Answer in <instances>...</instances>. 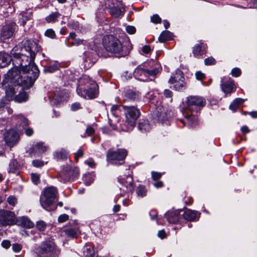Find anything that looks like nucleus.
Returning a JSON list of instances; mask_svg holds the SVG:
<instances>
[{
	"label": "nucleus",
	"mask_w": 257,
	"mask_h": 257,
	"mask_svg": "<svg viewBox=\"0 0 257 257\" xmlns=\"http://www.w3.org/2000/svg\"><path fill=\"white\" fill-rule=\"evenodd\" d=\"M153 65L149 68H143L142 67L137 68L134 74L138 79L142 81H146L149 77H155L162 70L161 65L157 63L153 62Z\"/></svg>",
	"instance_id": "nucleus-4"
},
{
	"label": "nucleus",
	"mask_w": 257,
	"mask_h": 257,
	"mask_svg": "<svg viewBox=\"0 0 257 257\" xmlns=\"http://www.w3.org/2000/svg\"><path fill=\"white\" fill-rule=\"evenodd\" d=\"M126 95L128 98L132 100H135L139 97V94L134 91H128Z\"/></svg>",
	"instance_id": "nucleus-40"
},
{
	"label": "nucleus",
	"mask_w": 257,
	"mask_h": 257,
	"mask_svg": "<svg viewBox=\"0 0 257 257\" xmlns=\"http://www.w3.org/2000/svg\"><path fill=\"white\" fill-rule=\"evenodd\" d=\"M45 34L46 36L50 38H54L55 37V32L52 29H48Z\"/></svg>",
	"instance_id": "nucleus-43"
},
{
	"label": "nucleus",
	"mask_w": 257,
	"mask_h": 257,
	"mask_svg": "<svg viewBox=\"0 0 257 257\" xmlns=\"http://www.w3.org/2000/svg\"><path fill=\"white\" fill-rule=\"evenodd\" d=\"M151 22L155 24L160 23L161 19L158 15H154L151 17Z\"/></svg>",
	"instance_id": "nucleus-44"
},
{
	"label": "nucleus",
	"mask_w": 257,
	"mask_h": 257,
	"mask_svg": "<svg viewBox=\"0 0 257 257\" xmlns=\"http://www.w3.org/2000/svg\"><path fill=\"white\" fill-rule=\"evenodd\" d=\"M142 51L144 53L148 54L151 51L150 47L148 45H145L142 48Z\"/></svg>",
	"instance_id": "nucleus-59"
},
{
	"label": "nucleus",
	"mask_w": 257,
	"mask_h": 257,
	"mask_svg": "<svg viewBox=\"0 0 257 257\" xmlns=\"http://www.w3.org/2000/svg\"><path fill=\"white\" fill-rule=\"evenodd\" d=\"M19 225L26 228H31L34 226V223L28 218L22 217L19 220Z\"/></svg>",
	"instance_id": "nucleus-23"
},
{
	"label": "nucleus",
	"mask_w": 257,
	"mask_h": 257,
	"mask_svg": "<svg viewBox=\"0 0 257 257\" xmlns=\"http://www.w3.org/2000/svg\"><path fill=\"white\" fill-rule=\"evenodd\" d=\"M241 74V70L238 68H234L231 71V74L234 77H238Z\"/></svg>",
	"instance_id": "nucleus-45"
},
{
	"label": "nucleus",
	"mask_w": 257,
	"mask_h": 257,
	"mask_svg": "<svg viewBox=\"0 0 257 257\" xmlns=\"http://www.w3.org/2000/svg\"><path fill=\"white\" fill-rule=\"evenodd\" d=\"M36 227L41 231H43L46 227V224L43 221H39L37 222Z\"/></svg>",
	"instance_id": "nucleus-39"
},
{
	"label": "nucleus",
	"mask_w": 257,
	"mask_h": 257,
	"mask_svg": "<svg viewBox=\"0 0 257 257\" xmlns=\"http://www.w3.org/2000/svg\"><path fill=\"white\" fill-rule=\"evenodd\" d=\"M84 163L92 168L95 166V163L92 159H88L84 162Z\"/></svg>",
	"instance_id": "nucleus-47"
},
{
	"label": "nucleus",
	"mask_w": 257,
	"mask_h": 257,
	"mask_svg": "<svg viewBox=\"0 0 257 257\" xmlns=\"http://www.w3.org/2000/svg\"><path fill=\"white\" fill-rule=\"evenodd\" d=\"M126 32L130 34H134L136 32V28L132 26H127L125 28Z\"/></svg>",
	"instance_id": "nucleus-49"
},
{
	"label": "nucleus",
	"mask_w": 257,
	"mask_h": 257,
	"mask_svg": "<svg viewBox=\"0 0 257 257\" xmlns=\"http://www.w3.org/2000/svg\"><path fill=\"white\" fill-rule=\"evenodd\" d=\"M154 113L156 119L162 122L167 120L169 117V114H167V110L161 105L156 107Z\"/></svg>",
	"instance_id": "nucleus-16"
},
{
	"label": "nucleus",
	"mask_w": 257,
	"mask_h": 257,
	"mask_svg": "<svg viewBox=\"0 0 257 257\" xmlns=\"http://www.w3.org/2000/svg\"><path fill=\"white\" fill-rule=\"evenodd\" d=\"M172 34L169 31L163 32L159 37V41L160 42H164L166 41L169 40L172 38Z\"/></svg>",
	"instance_id": "nucleus-28"
},
{
	"label": "nucleus",
	"mask_w": 257,
	"mask_h": 257,
	"mask_svg": "<svg viewBox=\"0 0 257 257\" xmlns=\"http://www.w3.org/2000/svg\"><path fill=\"white\" fill-rule=\"evenodd\" d=\"M205 45L203 44H197L194 46L193 49V54L194 56L198 57L201 55H203L204 51Z\"/></svg>",
	"instance_id": "nucleus-25"
},
{
	"label": "nucleus",
	"mask_w": 257,
	"mask_h": 257,
	"mask_svg": "<svg viewBox=\"0 0 257 257\" xmlns=\"http://www.w3.org/2000/svg\"><path fill=\"white\" fill-rule=\"evenodd\" d=\"M17 27L16 24L14 23H10L4 26L1 32V40L5 41L12 37Z\"/></svg>",
	"instance_id": "nucleus-13"
},
{
	"label": "nucleus",
	"mask_w": 257,
	"mask_h": 257,
	"mask_svg": "<svg viewBox=\"0 0 257 257\" xmlns=\"http://www.w3.org/2000/svg\"><path fill=\"white\" fill-rule=\"evenodd\" d=\"M244 101V100L240 98H237L233 101V102L235 103H236L238 106L242 103Z\"/></svg>",
	"instance_id": "nucleus-62"
},
{
	"label": "nucleus",
	"mask_w": 257,
	"mask_h": 257,
	"mask_svg": "<svg viewBox=\"0 0 257 257\" xmlns=\"http://www.w3.org/2000/svg\"><path fill=\"white\" fill-rule=\"evenodd\" d=\"M59 14L58 13H54L46 18V20L47 22L50 23L54 22L56 19L59 16Z\"/></svg>",
	"instance_id": "nucleus-36"
},
{
	"label": "nucleus",
	"mask_w": 257,
	"mask_h": 257,
	"mask_svg": "<svg viewBox=\"0 0 257 257\" xmlns=\"http://www.w3.org/2000/svg\"><path fill=\"white\" fill-rule=\"evenodd\" d=\"M103 45L107 51L118 57L128 55L132 49L130 42H126L124 44H122L117 38L112 36H109L104 38Z\"/></svg>",
	"instance_id": "nucleus-3"
},
{
	"label": "nucleus",
	"mask_w": 257,
	"mask_h": 257,
	"mask_svg": "<svg viewBox=\"0 0 257 257\" xmlns=\"http://www.w3.org/2000/svg\"><path fill=\"white\" fill-rule=\"evenodd\" d=\"M7 202L12 206H15L17 203V199L14 196H10L7 198Z\"/></svg>",
	"instance_id": "nucleus-38"
},
{
	"label": "nucleus",
	"mask_w": 257,
	"mask_h": 257,
	"mask_svg": "<svg viewBox=\"0 0 257 257\" xmlns=\"http://www.w3.org/2000/svg\"><path fill=\"white\" fill-rule=\"evenodd\" d=\"M138 127L139 130L142 132H148L151 128V125L147 120H144L140 122Z\"/></svg>",
	"instance_id": "nucleus-29"
},
{
	"label": "nucleus",
	"mask_w": 257,
	"mask_h": 257,
	"mask_svg": "<svg viewBox=\"0 0 257 257\" xmlns=\"http://www.w3.org/2000/svg\"><path fill=\"white\" fill-rule=\"evenodd\" d=\"M119 180L120 182L122 184L123 187L124 188H125L126 189H124V188H121V189H122L125 192L129 193H132L134 190V187L133 186V179L132 176H127L126 177L125 180H124V179H119Z\"/></svg>",
	"instance_id": "nucleus-17"
},
{
	"label": "nucleus",
	"mask_w": 257,
	"mask_h": 257,
	"mask_svg": "<svg viewBox=\"0 0 257 257\" xmlns=\"http://www.w3.org/2000/svg\"><path fill=\"white\" fill-rule=\"evenodd\" d=\"M20 15L22 17L20 18L19 23L21 25L24 26L27 21L31 19L32 13L23 11L21 13Z\"/></svg>",
	"instance_id": "nucleus-26"
},
{
	"label": "nucleus",
	"mask_w": 257,
	"mask_h": 257,
	"mask_svg": "<svg viewBox=\"0 0 257 257\" xmlns=\"http://www.w3.org/2000/svg\"><path fill=\"white\" fill-rule=\"evenodd\" d=\"M56 157L62 160H65L68 157V153L65 150H62L60 153L56 154Z\"/></svg>",
	"instance_id": "nucleus-35"
},
{
	"label": "nucleus",
	"mask_w": 257,
	"mask_h": 257,
	"mask_svg": "<svg viewBox=\"0 0 257 257\" xmlns=\"http://www.w3.org/2000/svg\"><path fill=\"white\" fill-rule=\"evenodd\" d=\"M12 248L14 251L15 252H19L22 249V246L21 244L18 243H15L13 244Z\"/></svg>",
	"instance_id": "nucleus-48"
},
{
	"label": "nucleus",
	"mask_w": 257,
	"mask_h": 257,
	"mask_svg": "<svg viewBox=\"0 0 257 257\" xmlns=\"http://www.w3.org/2000/svg\"><path fill=\"white\" fill-rule=\"evenodd\" d=\"M16 222L15 214L10 211L0 210V225L2 226L13 225Z\"/></svg>",
	"instance_id": "nucleus-10"
},
{
	"label": "nucleus",
	"mask_w": 257,
	"mask_h": 257,
	"mask_svg": "<svg viewBox=\"0 0 257 257\" xmlns=\"http://www.w3.org/2000/svg\"><path fill=\"white\" fill-rule=\"evenodd\" d=\"M47 149V147L44 146L42 143H38L33 148L34 155L36 157L39 156L40 154L46 151Z\"/></svg>",
	"instance_id": "nucleus-24"
},
{
	"label": "nucleus",
	"mask_w": 257,
	"mask_h": 257,
	"mask_svg": "<svg viewBox=\"0 0 257 257\" xmlns=\"http://www.w3.org/2000/svg\"><path fill=\"white\" fill-rule=\"evenodd\" d=\"M31 178L33 183L35 184H38L40 182V176L37 174L32 173Z\"/></svg>",
	"instance_id": "nucleus-42"
},
{
	"label": "nucleus",
	"mask_w": 257,
	"mask_h": 257,
	"mask_svg": "<svg viewBox=\"0 0 257 257\" xmlns=\"http://www.w3.org/2000/svg\"><path fill=\"white\" fill-rule=\"evenodd\" d=\"M57 196L58 191L56 188L53 186L46 188L40 197V201L42 207L47 210H49L48 208L54 202Z\"/></svg>",
	"instance_id": "nucleus-7"
},
{
	"label": "nucleus",
	"mask_w": 257,
	"mask_h": 257,
	"mask_svg": "<svg viewBox=\"0 0 257 257\" xmlns=\"http://www.w3.org/2000/svg\"><path fill=\"white\" fill-rule=\"evenodd\" d=\"M183 217L185 220L192 221L198 219L200 216V213L197 211L187 209L183 214Z\"/></svg>",
	"instance_id": "nucleus-20"
},
{
	"label": "nucleus",
	"mask_w": 257,
	"mask_h": 257,
	"mask_svg": "<svg viewBox=\"0 0 257 257\" xmlns=\"http://www.w3.org/2000/svg\"><path fill=\"white\" fill-rule=\"evenodd\" d=\"M83 155V151L80 149L78 150L76 153L75 154V159L77 160L79 158L82 157Z\"/></svg>",
	"instance_id": "nucleus-58"
},
{
	"label": "nucleus",
	"mask_w": 257,
	"mask_h": 257,
	"mask_svg": "<svg viewBox=\"0 0 257 257\" xmlns=\"http://www.w3.org/2000/svg\"><path fill=\"white\" fill-rule=\"evenodd\" d=\"M118 106L116 105H113L111 107V112L113 115H116L117 112L118 111Z\"/></svg>",
	"instance_id": "nucleus-55"
},
{
	"label": "nucleus",
	"mask_w": 257,
	"mask_h": 257,
	"mask_svg": "<svg viewBox=\"0 0 257 257\" xmlns=\"http://www.w3.org/2000/svg\"><path fill=\"white\" fill-rule=\"evenodd\" d=\"M17 118L18 122L25 129L26 135L27 136H32L34 133V131L32 128L27 127L29 124L28 120L22 115H18Z\"/></svg>",
	"instance_id": "nucleus-19"
},
{
	"label": "nucleus",
	"mask_w": 257,
	"mask_h": 257,
	"mask_svg": "<svg viewBox=\"0 0 257 257\" xmlns=\"http://www.w3.org/2000/svg\"><path fill=\"white\" fill-rule=\"evenodd\" d=\"M23 45L24 47L21 48L20 52L17 48L12 50L16 67L8 72L3 80L6 97L9 100H15L17 91L21 88V85L31 86L39 74L34 60L41 47L36 42L24 41Z\"/></svg>",
	"instance_id": "nucleus-1"
},
{
	"label": "nucleus",
	"mask_w": 257,
	"mask_h": 257,
	"mask_svg": "<svg viewBox=\"0 0 257 257\" xmlns=\"http://www.w3.org/2000/svg\"><path fill=\"white\" fill-rule=\"evenodd\" d=\"M55 248V245L53 239L44 241L40 247L38 257H50Z\"/></svg>",
	"instance_id": "nucleus-11"
},
{
	"label": "nucleus",
	"mask_w": 257,
	"mask_h": 257,
	"mask_svg": "<svg viewBox=\"0 0 257 257\" xmlns=\"http://www.w3.org/2000/svg\"><path fill=\"white\" fill-rule=\"evenodd\" d=\"M24 41L34 42L32 40H24L21 43V44H19L18 46H17L13 48V49L12 50H13L15 48H17L19 50V52H20V50L21 49V48L24 47L23 45V43ZM12 51H11V55L13 57V59H12L11 56L9 55L8 53L5 52H0V67L3 68L7 66L10 63L12 60L13 61V64L15 65L14 64V56L12 54ZM15 67L16 66H15L13 68Z\"/></svg>",
	"instance_id": "nucleus-12"
},
{
	"label": "nucleus",
	"mask_w": 257,
	"mask_h": 257,
	"mask_svg": "<svg viewBox=\"0 0 257 257\" xmlns=\"http://www.w3.org/2000/svg\"><path fill=\"white\" fill-rule=\"evenodd\" d=\"M238 106H238V105L236 104V103H235L233 102H232L229 106V108L233 111H235V110L237 109Z\"/></svg>",
	"instance_id": "nucleus-63"
},
{
	"label": "nucleus",
	"mask_w": 257,
	"mask_h": 257,
	"mask_svg": "<svg viewBox=\"0 0 257 257\" xmlns=\"http://www.w3.org/2000/svg\"><path fill=\"white\" fill-rule=\"evenodd\" d=\"M164 95L166 97H169V98L171 97L172 95V91L169 89L165 90L164 92Z\"/></svg>",
	"instance_id": "nucleus-61"
},
{
	"label": "nucleus",
	"mask_w": 257,
	"mask_h": 257,
	"mask_svg": "<svg viewBox=\"0 0 257 257\" xmlns=\"http://www.w3.org/2000/svg\"><path fill=\"white\" fill-rule=\"evenodd\" d=\"M33 164L35 167H40L44 165V163L40 160H34L33 161Z\"/></svg>",
	"instance_id": "nucleus-53"
},
{
	"label": "nucleus",
	"mask_w": 257,
	"mask_h": 257,
	"mask_svg": "<svg viewBox=\"0 0 257 257\" xmlns=\"http://www.w3.org/2000/svg\"><path fill=\"white\" fill-rule=\"evenodd\" d=\"M86 133L88 135H91L94 133V130L93 127L89 126L86 128Z\"/></svg>",
	"instance_id": "nucleus-60"
},
{
	"label": "nucleus",
	"mask_w": 257,
	"mask_h": 257,
	"mask_svg": "<svg viewBox=\"0 0 257 257\" xmlns=\"http://www.w3.org/2000/svg\"><path fill=\"white\" fill-rule=\"evenodd\" d=\"M63 231L66 235L73 238L77 237L79 234L80 233L79 230L77 228L65 229H64Z\"/></svg>",
	"instance_id": "nucleus-27"
},
{
	"label": "nucleus",
	"mask_w": 257,
	"mask_h": 257,
	"mask_svg": "<svg viewBox=\"0 0 257 257\" xmlns=\"http://www.w3.org/2000/svg\"><path fill=\"white\" fill-rule=\"evenodd\" d=\"M110 13L112 16L115 18L119 17L122 15V10L117 7H113L110 10Z\"/></svg>",
	"instance_id": "nucleus-32"
},
{
	"label": "nucleus",
	"mask_w": 257,
	"mask_h": 257,
	"mask_svg": "<svg viewBox=\"0 0 257 257\" xmlns=\"http://www.w3.org/2000/svg\"><path fill=\"white\" fill-rule=\"evenodd\" d=\"M127 154V151L125 149H118L116 151L110 150L107 153V160L113 165H121L123 163Z\"/></svg>",
	"instance_id": "nucleus-8"
},
{
	"label": "nucleus",
	"mask_w": 257,
	"mask_h": 257,
	"mask_svg": "<svg viewBox=\"0 0 257 257\" xmlns=\"http://www.w3.org/2000/svg\"><path fill=\"white\" fill-rule=\"evenodd\" d=\"M186 106L183 109V114L189 124H193L197 120L195 113L200 107L204 106L205 100L200 96H189L186 98Z\"/></svg>",
	"instance_id": "nucleus-2"
},
{
	"label": "nucleus",
	"mask_w": 257,
	"mask_h": 257,
	"mask_svg": "<svg viewBox=\"0 0 257 257\" xmlns=\"http://www.w3.org/2000/svg\"><path fill=\"white\" fill-rule=\"evenodd\" d=\"M235 87L233 81L231 80L230 79H229V81L227 83H222L221 84L222 90L225 94L231 93L232 92L234 91Z\"/></svg>",
	"instance_id": "nucleus-21"
},
{
	"label": "nucleus",
	"mask_w": 257,
	"mask_h": 257,
	"mask_svg": "<svg viewBox=\"0 0 257 257\" xmlns=\"http://www.w3.org/2000/svg\"><path fill=\"white\" fill-rule=\"evenodd\" d=\"M28 95L26 92H20L15 97V100L19 102H22L27 100Z\"/></svg>",
	"instance_id": "nucleus-30"
},
{
	"label": "nucleus",
	"mask_w": 257,
	"mask_h": 257,
	"mask_svg": "<svg viewBox=\"0 0 257 257\" xmlns=\"http://www.w3.org/2000/svg\"><path fill=\"white\" fill-rule=\"evenodd\" d=\"M169 83L174 84L173 87L176 90H182L185 86L184 77L182 72L177 70L172 73L169 80Z\"/></svg>",
	"instance_id": "nucleus-9"
},
{
	"label": "nucleus",
	"mask_w": 257,
	"mask_h": 257,
	"mask_svg": "<svg viewBox=\"0 0 257 257\" xmlns=\"http://www.w3.org/2000/svg\"><path fill=\"white\" fill-rule=\"evenodd\" d=\"M83 181L86 185H89L93 181L94 179L90 175H87L83 177Z\"/></svg>",
	"instance_id": "nucleus-37"
},
{
	"label": "nucleus",
	"mask_w": 257,
	"mask_h": 257,
	"mask_svg": "<svg viewBox=\"0 0 257 257\" xmlns=\"http://www.w3.org/2000/svg\"><path fill=\"white\" fill-rule=\"evenodd\" d=\"M179 212L178 211H168L165 216L170 223H176L179 220Z\"/></svg>",
	"instance_id": "nucleus-22"
},
{
	"label": "nucleus",
	"mask_w": 257,
	"mask_h": 257,
	"mask_svg": "<svg viewBox=\"0 0 257 257\" xmlns=\"http://www.w3.org/2000/svg\"><path fill=\"white\" fill-rule=\"evenodd\" d=\"M84 55V66L86 69H88L95 62L96 59L94 57L95 54L94 53L85 52Z\"/></svg>",
	"instance_id": "nucleus-18"
},
{
	"label": "nucleus",
	"mask_w": 257,
	"mask_h": 257,
	"mask_svg": "<svg viewBox=\"0 0 257 257\" xmlns=\"http://www.w3.org/2000/svg\"><path fill=\"white\" fill-rule=\"evenodd\" d=\"M195 75L198 80H202L204 78V74L200 71L197 72Z\"/></svg>",
	"instance_id": "nucleus-56"
},
{
	"label": "nucleus",
	"mask_w": 257,
	"mask_h": 257,
	"mask_svg": "<svg viewBox=\"0 0 257 257\" xmlns=\"http://www.w3.org/2000/svg\"><path fill=\"white\" fill-rule=\"evenodd\" d=\"M17 162L15 160H12L9 164V172L10 173H14L17 168Z\"/></svg>",
	"instance_id": "nucleus-34"
},
{
	"label": "nucleus",
	"mask_w": 257,
	"mask_h": 257,
	"mask_svg": "<svg viewBox=\"0 0 257 257\" xmlns=\"http://www.w3.org/2000/svg\"><path fill=\"white\" fill-rule=\"evenodd\" d=\"M215 62V59L212 57H209L204 60L205 64L206 65L214 64Z\"/></svg>",
	"instance_id": "nucleus-46"
},
{
	"label": "nucleus",
	"mask_w": 257,
	"mask_h": 257,
	"mask_svg": "<svg viewBox=\"0 0 257 257\" xmlns=\"http://www.w3.org/2000/svg\"><path fill=\"white\" fill-rule=\"evenodd\" d=\"M162 174L159 172H152V177L153 180H157L161 177Z\"/></svg>",
	"instance_id": "nucleus-52"
},
{
	"label": "nucleus",
	"mask_w": 257,
	"mask_h": 257,
	"mask_svg": "<svg viewBox=\"0 0 257 257\" xmlns=\"http://www.w3.org/2000/svg\"><path fill=\"white\" fill-rule=\"evenodd\" d=\"M11 245L10 241L8 240H3L2 242V245L5 248H8Z\"/></svg>",
	"instance_id": "nucleus-54"
},
{
	"label": "nucleus",
	"mask_w": 257,
	"mask_h": 257,
	"mask_svg": "<svg viewBox=\"0 0 257 257\" xmlns=\"http://www.w3.org/2000/svg\"><path fill=\"white\" fill-rule=\"evenodd\" d=\"M68 215L65 214L60 215L58 217V221L60 222H64L68 219Z\"/></svg>",
	"instance_id": "nucleus-50"
},
{
	"label": "nucleus",
	"mask_w": 257,
	"mask_h": 257,
	"mask_svg": "<svg viewBox=\"0 0 257 257\" xmlns=\"http://www.w3.org/2000/svg\"><path fill=\"white\" fill-rule=\"evenodd\" d=\"M5 139L8 146L13 147L15 145L19 139L18 133L14 130H9L5 135Z\"/></svg>",
	"instance_id": "nucleus-14"
},
{
	"label": "nucleus",
	"mask_w": 257,
	"mask_h": 257,
	"mask_svg": "<svg viewBox=\"0 0 257 257\" xmlns=\"http://www.w3.org/2000/svg\"><path fill=\"white\" fill-rule=\"evenodd\" d=\"M122 107L126 117L125 125L127 128H122V130L124 131H131L135 126L136 120L140 116V111L135 106L123 105Z\"/></svg>",
	"instance_id": "nucleus-6"
},
{
	"label": "nucleus",
	"mask_w": 257,
	"mask_h": 257,
	"mask_svg": "<svg viewBox=\"0 0 257 257\" xmlns=\"http://www.w3.org/2000/svg\"><path fill=\"white\" fill-rule=\"evenodd\" d=\"M79 174V171L77 167H71L67 166L63 169L61 175L66 177V180L73 179Z\"/></svg>",
	"instance_id": "nucleus-15"
},
{
	"label": "nucleus",
	"mask_w": 257,
	"mask_h": 257,
	"mask_svg": "<svg viewBox=\"0 0 257 257\" xmlns=\"http://www.w3.org/2000/svg\"><path fill=\"white\" fill-rule=\"evenodd\" d=\"M58 69V67L57 66L54 65V66H51L48 67V68L44 69V71L45 72L52 73L56 70Z\"/></svg>",
	"instance_id": "nucleus-51"
},
{
	"label": "nucleus",
	"mask_w": 257,
	"mask_h": 257,
	"mask_svg": "<svg viewBox=\"0 0 257 257\" xmlns=\"http://www.w3.org/2000/svg\"><path fill=\"white\" fill-rule=\"evenodd\" d=\"M84 253L87 257H93L94 255L93 247L90 246H87L86 249L84 250Z\"/></svg>",
	"instance_id": "nucleus-33"
},
{
	"label": "nucleus",
	"mask_w": 257,
	"mask_h": 257,
	"mask_svg": "<svg viewBox=\"0 0 257 257\" xmlns=\"http://www.w3.org/2000/svg\"><path fill=\"white\" fill-rule=\"evenodd\" d=\"M69 38H71L72 40H74V42H72L71 43L72 45H78L79 44H80L81 42V41L79 40H75V38H76V34L74 33H70L69 34Z\"/></svg>",
	"instance_id": "nucleus-41"
},
{
	"label": "nucleus",
	"mask_w": 257,
	"mask_h": 257,
	"mask_svg": "<svg viewBox=\"0 0 257 257\" xmlns=\"http://www.w3.org/2000/svg\"><path fill=\"white\" fill-rule=\"evenodd\" d=\"M158 235L159 237L163 239L165 237L166 233L164 230H160V231H159V232L158 233Z\"/></svg>",
	"instance_id": "nucleus-64"
},
{
	"label": "nucleus",
	"mask_w": 257,
	"mask_h": 257,
	"mask_svg": "<svg viewBox=\"0 0 257 257\" xmlns=\"http://www.w3.org/2000/svg\"><path fill=\"white\" fill-rule=\"evenodd\" d=\"M136 192L138 196L143 197L147 195V190L145 186L143 185H139L136 190Z\"/></svg>",
	"instance_id": "nucleus-31"
},
{
	"label": "nucleus",
	"mask_w": 257,
	"mask_h": 257,
	"mask_svg": "<svg viewBox=\"0 0 257 257\" xmlns=\"http://www.w3.org/2000/svg\"><path fill=\"white\" fill-rule=\"evenodd\" d=\"M80 83H83L89 87L92 86L93 90L92 93H89V89H84L82 92L81 88L77 89V92L79 95L88 99H93L97 96L98 93V86L95 82L92 80L88 76H83L80 79Z\"/></svg>",
	"instance_id": "nucleus-5"
},
{
	"label": "nucleus",
	"mask_w": 257,
	"mask_h": 257,
	"mask_svg": "<svg viewBox=\"0 0 257 257\" xmlns=\"http://www.w3.org/2000/svg\"><path fill=\"white\" fill-rule=\"evenodd\" d=\"M79 108H80V104L79 103H74L71 105V109L73 111L78 110Z\"/></svg>",
	"instance_id": "nucleus-57"
}]
</instances>
